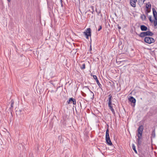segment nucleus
Returning <instances> with one entry per match:
<instances>
[{
    "label": "nucleus",
    "instance_id": "obj_1",
    "mask_svg": "<svg viewBox=\"0 0 157 157\" xmlns=\"http://www.w3.org/2000/svg\"><path fill=\"white\" fill-rule=\"evenodd\" d=\"M144 41L148 44H151L152 43H153L155 42V41L153 38L146 37L144 38Z\"/></svg>",
    "mask_w": 157,
    "mask_h": 157
},
{
    "label": "nucleus",
    "instance_id": "obj_2",
    "mask_svg": "<svg viewBox=\"0 0 157 157\" xmlns=\"http://www.w3.org/2000/svg\"><path fill=\"white\" fill-rule=\"evenodd\" d=\"M83 33L87 39H89V36L90 37L91 35V30L90 28H87L86 31L83 32Z\"/></svg>",
    "mask_w": 157,
    "mask_h": 157
},
{
    "label": "nucleus",
    "instance_id": "obj_3",
    "mask_svg": "<svg viewBox=\"0 0 157 157\" xmlns=\"http://www.w3.org/2000/svg\"><path fill=\"white\" fill-rule=\"evenodd\" d=\"M143 129V126L142 125H141L139 127L137 130L138 133L136 135L137 136H142Z\"/></svg>",
    "mask_w": 157,
    "mask_h": 157
},
{
    "label": "nucleus",
    "instance_id": "obj_4",
    "mask_svg": "<svg viewBox=\"0 0 157 157\" xmlns=\"http://www.w3.org/2000/svg\"><path fill=\"white\" fill-rule=\"evenodd\" d=\"M137 2V0H130V5L132 7H135L136 6V3Z\"/></svg>",
    "mask_w": 157,
    "mask_h": 157
},
{
    "label": "nucleus",
    "instance_id": "obj_5",
    "mask_svg": "<svg viewBox=\"0 0 157 157\" xmlns=\"http://www.w3.org/2000/svg\"><path fill=\"white\" fill-rule=\"evenodd\" d=\"M108 99L107 100V101L108 102V105L112 104V95L110 94L108 96Z\"/></svg>",
    "mask_w": 157,
    "mask_h": 157
},
{
    "label": "nucleus",
    "instance_id": "obj_6",
    "mask_svg": "<svg viewBox=\"0 0 157 157\" xmlns=\"http://www.w3.org/2000/svg\"><path fill=\"white\" fill-rule=\"evenodd\" d=\"M73 103L74 105H76V100L75 99L73 98H69V104Z\"/></svg>",
    "mask_w": 157,
    "mask_h": 157
},
{
    "label": "nucleus",
    "instance_id": "obj_7",
    "mask_svg": "<svg viewBox=\"0 0 157 157\" xmlns=\"http://www.w3.org/2000/svg\"><path fill=\"white\" fill-rule=\"evenodd\" d=\"M109 131L108 128L106 130V135H105V140L106 141L107 140H110V138L109 136Z\"/></svg>",
    "mask_w": 157,
    "mask_h": 157
},
{
    "label": "nucleus",
    "instance_id": "obj_8",
    "mask_svg": "<svg viewBox=\"0 0 157 157\" xmlns=\"http://www.w3.org/2000/svg\"><path fill=\"white\" fill-rule=\"evenodd\" d=\"M63 89L62 87H59L57 90H56V93L57 94V95L60 94L61 92H62Z\"/></svg>",
    "mask_w": 157,
    "mask_h": 157
},
{
    "label": "nucleus",
    "instance_id": "obj_9",
    "mask_svg": "<svg viewBox=\"0 0 157 157\" xmlns=\"http://www.w3.org/2000/svg\"><path fill=\"white\" fill-rule=\"evenodd\" d=\"M109 109L111 110L113 113L115 115V112L113 108V106L112 104L108 105Z\"/></svg>",
    "mask_w": 157,
    "mask_h": 157
},
{
    "label": "nucleus",
    "instance_id": "obj_10",
    "mask_svg": "<svg viewBox=\"0 0 157 157\" xmlns=\"http://www.w3.org/2000/svg\"><path fill=\"white\" fill-rule=\"evenodd\" d=\"M142 137L141 136H138V138L137 139L136 141L137 142V145L138 146L140 145L141 144L142 141L141 140V139Z\"/></svg>",
    "mask_w": 157,
    "mask_h": 157
},
{
    "label": "nucleus",
    "instance_id": "obj_11",
    "mask_svg": "<svg viewBox=\"0 0 157 157\" xmlns=\"http://www.w3.org/2000/svg\"><path fill=\"white\" fill-rule=\"evenodd\" d=\"M144 32L145 36H152L154 34L151 31H148Z\"/></svg>",
    "mask_w": 157,
    "mask_h": 157
},
{
    "label": "nucleus",
    "instance_id": "obj_12",
    "mask_svg": "<svg viewBox=\"0 0 157 157\" xmlns=\"http://www.w3.org/2000/svg\"><path fill=\"white\" fill-rule=\"evenodd\" d=\"M140 28L141 30L142 31H146L147 30V27L143 25H141L140 26Z\"/></svg>",
    "mask_w": 157,
    "mask_h": 157
},
{
    "label": "nucleus",
    "instance_id": "obj_13",
    "mask_svg": "<svg viewBox=\"0 0 157 157\" xmlns=\"http://www.w3.org/2000/svg\"><path fill=\"white\" fill-rule=\"evenodd\" d=\"M153 14L154 18H157V12L155 8H152Z\"/></svg>",
    "mask_w": 157,
    "mask_h": 157
},
{
    "label": "nucleus",
    "instance_id": "obj_14",
    "mask_svg": "<svg viewBox=\"0 0 157 157\" xmlns=\"http://www.w3.org/2000/svg\"><path fill=\"white\" fill-rule=\"evenodd\" d=\"M83 89L84 90H86V89H87L88 90H89L91 92V93L92 94V96H93V99L94 98V94L92 91H91L90 90V89H89V88L88 86H85L83 87Z\"/></svg>",
    "mask_w": 157,
    "mask_h": 157
},
{
    "label": "nucleus",
    "instance_id": "obj_15",
    "mask_svg": "<svg viewBox=\"0 0 157 157\" xmlns=\"http://www.w3.org/2000/svg\"><path fill=\"white\" fill-rule=\"evenodd\" d=\"M129 101L132 103H133L134 104L135 103L136 100L135 99L132 97H131L129 99Z\"/></svg>",
    "mask_w": 157,
    "mask_h": 157
},
{
    "label": "nucleus",
    "instance_id": "obj_16",
    "mask_svg": "<svg viewBox=\"0 0 157 157\" xmlns=\"http://www.w3.org/2000/svg\"><path fill=\"white\" fill-rule=\"evenodd\" d=\"M151 5L150 2H148V3L146 4V9H151Z\"/></svg>",
    "mask_w": 157,
    "mask_h": 157
},
{
    "label": "nucleus",
    "instance_id": "obj_17",
    "mask_svg": "<svg viewBox=\"0 0 157 157\" xmlns=\"http://www.w3.org/2000/svg\"><path fill=\"white\" fill-rule=\"evenodd\" d=\"M138 35L139 37H145V34L144 32H142L140 34H138Z\"/></svg>",
    "mask_w": 157,
    "mask_h": 157
},
{
    "label": "nucleus",
    "instance_id": "obj_18",
    "mask_svg": "<svg viewBox=\"0 0 157 157\" xmlns=\"http://www.w3.org/2000/svg\"><path fill=\"white\" fill-rule=\"evenodd\" d=\"M106 143L107 144L109 145V146H112V145H113V144H112V142H111V140H106Z\"/></svg>",
    "mask_w": 157,
    "mask_h": 157
},
{
    "label": "nucleus",
    "instance_id": "obj_19",
    "mask_svg": "<svg viewBox=\"0 0 157 157\" xmlns=\"http://www.w3.org/2000/svg\"><path fill=\"white\" fill-rule=\"evenodd\" d=\"M153 22L154 26L155 27L157 25V18H154Z\"/></svg>",
    "mask_w": 157,
    "mask_h": 157
},
{
    "label": "nucleus",
    "instance_id": "obj_20",
    "mask_svg": "<svg viewBox=\"0 0 157 157\" xmlns=\"http://www.w3.org/2000/svg\"><path fill=\"white\" fill-rule=\"evenodd\" d=\"M140 18L142 20H146V17L144 14H143L141 16Z\"/></svg>",
    "mask_w": 157,
    "mask_h": 157
},
{
    "label": "nucleus",
    "instance_id": "obj_21",
    "mask_svg": "<svg viewBox=\"0 0 157 157\" xmlns=\"http://www.w3.org/2000/svg\"><path fill=\"white\" fill-rule=\"evenodd\" d=\"M145 0H138V4L140 5H142L144 3Z\"/></svg>",
    "mask_w": 157,
    "mask_h": 157
},
{
    "label": "nucleus",
    "instance_id": "obj_22",
    "mask_svg": "<svg viewBox=\"0 0 157 157\" xmlns=\"http://www.w3.org/2000/svg\"><path fill=\"white\" fill-rule=\"evenodd\" d=\"M96 82H97V84L98 85L99 88L102 89V86L101 84L100 83L98 79H97V80L96 81Z\"/></svg>",
    "mask_w": 157,
    "mask_h": 157
},
{
    "label": "nucleus",
    "instance_id": "obj_23",
    "mask_svg": "<svg viewBox=\"0 0 157 157\" xmlns=\"http://www.w3.org/2000/svg\"><path fill=\"white\" fill-rule=\"evenodd\" d=\"M132 149L134 150L135 153H137V151L136 149L135 146L133 144L132 145Z\"/></svg>",
    "mask_w": 157,
    "mask_h": 157
},
{
    "label": "nucleus",
    "instance_id": "obj_24",
    "mask_svg": "<svg viewBox=\"0 0 157 157\" xmlns=\"http://www.w3.org/2000/svg\"><path fill=\"white\" fill-rule=\"evenodd\" d=\"M80 68L82 70H83L85 68V64H83L82 66H80Z\"/></svg>",
    "mask_w": 157,
    "mask_h": 157
},
{
    "label": "nucleus",
    "instance_id": "obj_25",
    "mask_svg": "<svg viewBox=\"0 0 157 157\" xmlns=\"http://www.w3.org/2000/svg\"><path fill=\"white\" fill-rule=\"evenodd\" d=\"M151 9H148L146 10V13L147 15H148V13L151 12Z\"/></svg>",
    "mask_w": 157,
    "mask_h": 157
},
{
    "label": "nucleus",
    "instance_id": "obj_26",
    "mask_svg": "<svg viewBox=\"0 0 157 157\" xmlns=\"http://www.w3.org/2000/svg\"><path fill=\"white\" fill-rule=\"evenodd\" d=\"M11 107L10 108H12L13 107L14 102L13 101L11 100Z\"/></svg>",
    "mask_w": 157,
    "mask_h": 157
},
{
    "label": "nucleus",
    "instance_id": "obj_27",
    "mask_svg": "<svg viewBox=\"0 0 157 157\" xmlns=\"http://www.w3.org/2000/svg\"><path fill=\"white\" fill-rule=\"evenodd\" d=\"M149 19L150 21L152 23L153 22V20H152L151 19V16H149Z\"/></svg>",
    "mask_w": 157,
    "mask_h": 157
},
{
    "label": "nucleus",
    "instance_id": "obj_28",
    "mask_svg": "<svg viewBox=\"0 0 157 157\" xmlns=\"http://www.w3.org/2000/svg\"><path fill=\"white\" fill-rule=\"evenodd\" d=\"M81 94L82 96L84 97H85L86 96V94L82 91H81Z\"/></svg>",
    "mask_w": 157,
    "mask_h": 157
},
{
    "label": "nucleus",
    "instance_id": "obj_29",
    "mask_svg": "<svg viewBox=\"0 0 157 157\" xmlns=\"http://www.w3.org/2000/svg\"><path fill=\"white\" fill-rule=\"evenodd\" d=\"M93 77L96 80V81L97 79H97V76L95 75H94L93 76Z\"/></svg>",
    "mask_w": 157,
    "mask_h": 157
},
{
    "label": "nucleus",
    "instance_id": "obj_30",
    "mask_svg": "<svg viewBox=\"0 0 157 157\" xmlns=\"http://www.w3.org/2000/svg\"><path fill=\"white\" fill-rule=\"evenodd\" d=\"M102 29L101 26H100L99 28L98 29V31H100Z\"/></svg>",
    "mask_w": 157,
    "mask_h": 157
},
{
    "label": "nucleus",
    "instance_id": "obj_31",
    "mask_svg": "<svg viewBox=\"0 0 157 157\" xmlns=\"http://www.w3.org/2000/svg\"><path fill=\"white\" fill-rule=\"evenodd\" d=\"M96 12L98 13V14H99V13H101V11L100 10L98 12L97 9L96 10Z\"/></svg>",
    "mask_w": 157,
    "mask_h": 157
},
{
    "label": "nucleus",
    "instance_id": "obj_32",
    "mask_svg": "<svg viewBox=\"0 0 157 157\" xmlns=\"http://www.w3.org/2000/svg\"><path fill=\"white\" fill-rule=\"evenodd\" d=\"M91 8H92V13H93V12H94V6H91Z\"/></svg>",
    "mask_w": 157,
    "mask_h": 157
},
{
    "label": "nucleus",
    "instance_id": "obj_33",
    "mask_svg": "<svg viewBox=\"0 0 157 157\" xmlns=\"http://www.w3.org/2000/svg\"><path fill=\"white\" fill-rule=\"evenodd\" d=\"M118 28L119 29H121V27L119 26L118 25Z\"/></svg>",
    "mask_w": 157,
    "mask_h": 157
},
{
    "label": "nucleus",
    "instance_id": "obj_34",
    "mask_svg": "<svg viewBox=\"0 0 157 157\" xmlns=\"http://www.w3.org/2000/svg\"><path fill=\"white\" fill-rule=\"evenodd\" d=\"M92 50V48H91V46H90V51H91Z\"/></svg>",
    "mask_w": 157,
    "mask_h": 157
},
{
    "label": "nucleus",
    "instance_id": "obj_35",
    "mask_svg": "<svg viewBox=\"0 0 157 157\" xmlns=\"http://www.w3.org/2000/svg\"><path fill=\"white\" fill-rule=\"evenodd\" d=\"M8 2H10L11 1V0H7Z\"/></svg>",
    "mask_w": 157,
    "mask_h": 157
},
{
    "label": "nucleus",
    "instance_id": "obj_36",
    "mask_svg": "<svg viewBox=\"0 0 157 157\" xmlns=\"http://www.w3.org/2000/svg\"><path fill=\"white\" fill-rule=\"evenodd\" d=\"M67 102L69 104V101H67Z\"/></svg>",
    "mask_w": 157,
    "mask_h": 157
},
{
    "label": "nucleus",
    "instance_id": "obj_37",
    "mask_svg": "<svg viewBox=\"0 0 157 157\" xmlns=\"http://www.w3.org/2000/svg\"><path fill=\"white\" fill-rule=\"evenodd\" d=\"M120 1H121V0H119Z\"/></svg>",
    "mask_w": 157,
    "mask_h": 157
}]
</instances>
